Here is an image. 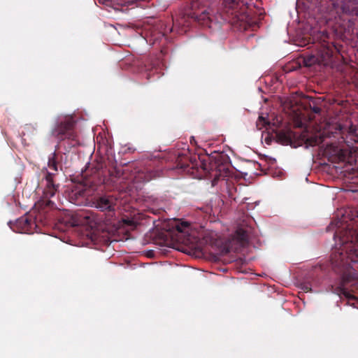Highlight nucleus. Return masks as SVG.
Instances as JSON below:
<instances>
[{
    "instance_id": "nucleus-11",
    "label": "nucleus",
    "mask_w": 358,
    "mask_h": 358,
    "mask_svg": "<svg viewBox=\"0 0 358 358\" xmlns=\"http://www.w3.org/2000/svg\"><path fill=\"white\" fill-rule=\"evenodd\" d=\"M242 0H222L223 11L229 15H235L238 11Z\"/></svg>"
},
{
    "instance_id": "nucleus-26",
    "label": "nucleus",
    "mask_w": 358,
    "mask_h": 358,
    "mask_svg": "<svg viewBox=\"0 0 358 358\" xmlns=\"http://www.w3.org/2000/svg\"><path fill=\"white\" fill-rule=\"evenodd\" d=\"M322 41L324 42H325V39L328 38V35L327 33H324V32H322Z\"/></svg>"
},
{
    "instance_id": "nucleus-10",
    "label": "nucleus",
    "mask_w": 358,
    "mask_h": 358,
    "mask_svg": "<svg viewBox=\"0 0 358 358\" xmlns=\"http://www.w3.org/2000/svg\"><path fill=\"white\" fill-rule=\"evenodd\" d=\"M101 168L100 166H93L90 164L85 167V169L82 171V176L86 185H91L95 182L96 175L99 176V171Z\"/></svg>"
},
{
    "instance_id": "nucleus-12",
    "label": "nucleus",
    "mask_w": 358,
    "mask_h": 358,
    "mask_svg": "<svg viewBox=\"0 0 358 358\" xmlns=\"http://www.w3.org/2000/svg\"><path fill=\"white\" fill-rule=\"evenodd\" d=\"M278 141L284 145H292L296 137L295 133L291 129H282L276 134Z\"/></svg>"
},
{
    "instance_id": "nucleus-1",
    "label": "nucleus",
    "mask_w": 358,
    "mask_h": 358,
    "mask_svg": "<svg viewBox=\"0 0 358 358\" xmlns=\"http://www.w3.org/2000/svg\"><path fill=\"white\" fill-rule=\"evenodd\" d=\"M336 228L334 239H338L341 252L335 253L331 257L332 264L335 267L345 266L346 255L354 254L358 251V221H334L327 227Z\"/></svg>"
},
{
    "instance_id": "nucleus-5",
    "label": "nucleus",
    "mask_w": 358,
    "mask_h": 358,
    "mask_svg": "<svg viewBox=\"0 0 358 358\" xmlns=\"http://www.w3.org/2000/svg\"><path fill=\"white\" fill-rule=\"evenodd\" d=\"M115 199L113 196H99L92 200V206L101 211L112 212L115 210Z\"/></svg>"
},
{
    "instance_id": "nucleus-2",
    "label": "nucleus",
    "mask_w": 358,
    "mask_h": 358,
    "mask_svg": "<svg viewBox=\"0 0 358 358\" xmlns=\"http://www.w3.org/2000/svg\"><path fill=\"white\" fill-rule=\"evenodd\" d=\"M75 124L76 122L72 116H59L52 128L51 135L58 140V143L55 152L49 157L48 165L55 172L58 170L56 150L64 146L66 151H69L79 143Z\"/></svg>"
},
{
    "instance_id": "nucleus-8",
    "label": "nucleus",
    "mask_w": 358,
    "mask_h": 358,
    "mask_svg": "<svg viewBox=\"0 0 358 358\" xmlns=\"http://www.w3.org/2000/svg\"><path fill=\"white\" fill-rule=\"evenodd\" d=\"M109 176L115 188L123 189L130 187L129 184H126V182H124L125 177L120 169L114 167L113 169L109 170Z\"/></svg>"
},
{
    "instance_id": "nucleus-20",
    "label": "nucleus",
    "mask_w": 358,
    "mask_h": 358,
    "mask_svg": "<svg viewBox=\"0 0 358 358\" xmlns=\"http://www.w3.org/2000/svg\"><path fill=\"white\" fill-rule=\"evenodd\" d=\"M318 101L317 99H311L308 103L310 110L315 114H319L321 112V108L318 106Z\"/></svg>"
},
{
    "instance_id": "nucleus-23",
    "label": "nucleus",
    "mask_w": 358,
    "mask_h": 358,
    "mask_svg": "<svg viewBox=\"0 0 358 358\" xmlns=\"http://www.w3.org/2000/svg\"><path fill=\"white\" fill-rule=\"evenodd\" d=\"M229 159L227 155H219L216 160L220 162L222 164H224Z\"/></svg>"
},
{
    "instance_id": "nucleus-6",
    "label": "nucleus",
    "mask_w": 358,
    "mask_h": 358,
    "mask_svg": "<svg viewBox=\"0 0 358 358\" xmlns=\"http://www.w3.org/2000/svg\"><path fill=\"white\" fill-rule=\"evenodd\" d=\"M331 55V52L329 47H327V48L322 52L321 55L310 54L304 56L303 64L306 66H311L316 64H326Z\"/></svg>"
},
{
    "instance_id": "nucleus-7",
    "label": "nucleus",
    "mask_w": 358,
    "mask_h": 358,
    "mask_svg": "<svg viewBox=\"0 0 358 358\" xmlns=\"http://www.w3.org/2000/svg\"><path fill=\"white\" fill-rule=\"evenodd\" d=\"M357 278V274L352 269H348L342 275L341 282L339 286L340 294L348 299H354L352 294L348 289V285Z\"/></svg>"
},
{
    "instance_id": "nucleus-24",
    "label": "nucleus",
    "mask_w": 358,
    "mask_h": 358,
    "mask_svg": "<svg viewBox=\"0 0 358 358\" xmlns=\"http://www.w3.org/2000/svg\"><path fill=\"white\" fill-rule=\"evenodd\" d=\"M308 141L309 145H314L318 144L320 143L317 138H315L313 140L308 139Z\"/></svg>"
},
{
    "instance_id": "nucleus-18",
    "label": "nucleus",
    "mask_w": 358,
    "mask_h": 358,
    "mask_svg": "<svg viewBox=\"0 0 358 358\" xmlns=\"http://www.w3.org/2000/svg\"><path fill=\"white\" fill-rule=\"evenodd\" d=\"M190 224L187 222H176L174 227L179 233L189 234L190 230Z\"/></svg>"
},
{
    "instance_id": "nucleus-14",
    "label": "nucleus",
    "mask_w": 358,
    "mask_h": 358,
    "mask_svg": "<svg viewBox=\"0 0 358 358\" xmlns=\"http://www.w3.org/2000/svg\"><path fill=\"white\" fill-rule=\"evenodd\" d=\"M192 17L203 26L208 27H211V23L213 22L211 15L208 12H206V10L203 11L199 15H196L194 13Z\"/></svg>"
},
{
    "instance_id": "nucleus-16",
    "label": "nucleus",
    "mask_w": 358,
    "mask_h": 358,
    "mask_svg": "<svg viewBox=\"0 0 358 358\" xmlns=\"http://www.w3.org/2000/svg\"><path fill=\"white\" fill-rule=\"evenodd\" d=\"M85 196L86 191L85 189L73 191L71 195V202L76 205H80Z\"/></svg>"
},
{
    "instance_id": "nucleus-21",
    "label": "nucleus",
    "mask_w": 358,
    "mask_h": 358,
    "mask_svg": "<svg viewBox=\"0 0 358 358\" xmlns=\"http://www.w3.org/2000/svg\"><path fill=\"white\" fill-rule=\"evenodd\" d=\"M267 124L266 120L262 116H259L257 122V127L259 129H262Z\"/></svg>"
},
{
    "instance_id": "nucleus-9",
    "label": "nucleus",
    "mask_w": 358,
    "mask_h": 358,
    "mask_svg": "<svg viewBox=\"0 0 358 358\" xmlns=\"http://www.w3.org/2000/svg\"><path fill=\"white\" fill-rule=\"evenodd\" d=\"M53 176L54 173L49 172H48L45 176L46 187L43 192V194L44 198L47 199L45 206L48 207H51L54 204V203L49 200V199L52 197L57 192V187L53 182Z\"/></svg>"
},
{
    "instance_id": "nucleus-27",
    "label": "nucleus",
    "mask_w": 358,
    "mask_h": 358,
    "mask_svg": "<svg viewBox=\"0 0 358 358\" xmlns=\"http://www.w3.org/2000/svg\"><path fill=\"white\" fill-rule=\"evenodd\" d=\"M341 129H342V127H341V124H338V125H337V126H336V129H337L338 131H341Z\"/></svg>"
},
{
    "instance_id": "nucleus-17",
    "label": "nucleus",
    "mask_w": 358,
    "mask_h": 358,
    "mask_svg": "<svg viewBox=\"0 0 358 358\" xmlns=\"http://www.w3.org/2000/svg\"><path fill=\"white\" fill-rule=\"evenodd\" d=\"M250 233V229L242 227H238L236 231L237 238L243 243L248 241Z\"/></svg>"
},
{
    "instance_id": "nucleus-19",
    "label": "nucleus",
    "mask_w": 358,
    "mask_h": 358,
    "mask_svg": "<svg viewBox=\"0 0 358 358\" xmlns=\"http://www.w3.org/2000/svg\"><path fill=\"white\" fill-rule=\"evenodd\" d=\"M35 131H36V127H34L31 124H27L23 127V130L22 131L21 134L22 136H31L34 134Z\"/></svg>"
},
{
    "instance_id": "nucleus-15",
    "label": "nucleus",
    "mask_w": 358,
    "mask_h": 358,
    "mask_svg": "<svg viewBox=\"0 0 358 358\" xmlns=\"http://www.w3.org/2000/svg\"><path fill=\"white\" fill-rule=\"evenodd\" d=\"M199 166V162L197 161L196 157L189 159V164L178 162L177 164V167L178 169H182L184 171H189V167L192 169H198Z\"/></svg>"
},
{
    "instance_id": "nucleus-25",
    "label": "nucleus",
    "mask_w": 358,
    "mask_h": 358,
    "mask_svg": "<svg viewBox=\"0 0 358 358\" xmlns=\"http://www.w3.org/2000/svg\"><path fill=\"white\" fill-rule=\"evenodd\" d=\"M302 289L305 292H310L311 291V288L309 287V285H304L303 287H302Z\"/></svg>"
},
{
    "instance_id": "nucleus-22",
    "label": "nucleus",
    "mask_w": 358,
    "mask_h": 358,
    "mask_svg": "<svg viewBox=\"0 0 358 358\" xmlns=\"http://www.w3.org/2000/svg\"><path fill=\"white\" fill-rule=\"evenodd\" d=\"M123 222L125 225L134 228L136 227V222L129 218L123 219Z\"/></svg>"
},
{
    "instance_id": "nucleus-13",
    "label": "nucleus",
    "mask_w": 358,
    "mask_h": 358,
    "mask_svg": "<svg viewBox=\"0 0 358 358\" xmlns=\"http://www.w3.org/2000/svg\"><path fill=\"white\" fill-rule=\"evenodd\" d=\"M157 177L156 172L147 170L138 171L134 176L133 180L134 182H149L152 179H154Z\"/></svg>"
},
{
    "instance_id": "nucleus-4",
    "label": "nucleus",
    "mask_w": 358,
    "mask_h": 358,
    "mask_svg": "<svg viewBox=\"0 0 358 358\" xmlns=\"http://www.w3.org/2000/svg\"><path fill=\"white\" fill-rule=\"evenodd\" d=\"M334 7H340L342 12L358 17V0H331Z\"/></svg>"
},
{
    "instance_id": "nucleus-3",
    "label": "nucleus",
    "mask_w": 358,
    "mask_h": 358,
    "mask_svg": "<svg viewBox=\"0 0 358 358\" xmlns=\"http://www.w3.org/2000/svg\"><path fill=\"white\" fill-rule=\"evenodd\" d=\"M37 225L29 215H24L17 219L10 228L15 232L33 234L36 232Z\"/></svg>"
}]
</instances>
